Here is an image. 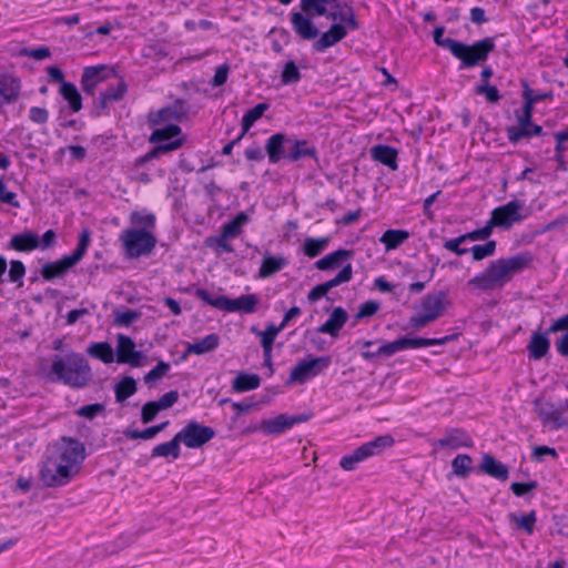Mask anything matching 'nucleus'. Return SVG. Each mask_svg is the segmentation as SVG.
<instances>
[{
  "label": "nucleus",
  "instance_id": "obj_1",
  "mask_svg": "<svg viewBox=\"0 0 568 568\" xmlns=\"http://www.w3.org/2000/svg\"><path fill=\"white\" fill-rule=\"evenodd\" d=\"M532 263L530 252H521L506 258L491 261L484 272L468 281V286L479 291L501 288L516 274L528 268Z\"/></svg>",
  "mask_w": 568,
  "mask_h": 568
},
{
  "label": "nucleus",
  "instance_id": "obj_2",
  "mask_svg": "<svg viewBox=\"0 0 568 568\" xmlns=\"http://www.w3.org/2000/svg\"><path fill=\"white\" fill-rule=\"evenodd\" d=\"M51 374L55 381L73 388H82L92 378L91 367L82 354L68 353L65 356H54L51 364Z\"/></svg>",
  "mask_w": 568,
  "mask_h": 568
},
{
  "label": "nucleus",
  "instance_id": "obj_3",
  "mask_svg": "<svg viewBox=\"0 0 568 568\" xmlns=\"http://www.w3.org/2000/svg\"><path fill=\"white\" fill-rule=\"evenodd\" d=\"M181 133V128L175 123H166L164 126L155 129L149 141L151 143H158L151 151L145 153L144 155L138 158L135 160V166H141L144 163L158 159L164 153L175 151L182 145L181 139H175L174 141H170L171 139L178 136Z\"/></svg>",
  "mask_w": 568,
  "mask_h": 568
},
{
  "label": "nucleus",
  "instance_id": "obj_4",
  "mask_svg": "<svg viewBox=\"0 0 568 568\" xmlns=\"http://www.w3.org/2000/svg\"><path fill=\"white\" fill-rule=\"evenodd\" d=\"M196 297L217 310L225 312H240L251 314L255 312L260 298L256 294L241 295L237 298H229L224 295L213 296L210 292L203 288H197L195 292Z\"/></svg>",
  "mask_w": 568,
  "mask_h": 568
},
{
  "label": "nucleus",
  "instance_id": "obj_5",
  "mask_svg": "<svg viewBox=\"0 0 568 568\" xmlns=\"http://www.w3.org/2000/svg\"><path fill=\"white\" fill-rule=\"evenodd\" d=\"M495 47L493 38H484L471 44L457 41L452 54L460 61V69H469L485 62Z\"/></svg>",
  "mask_w": 568,
  "mask_h": 568
},
{
  "label": "nucleus",
  "instance_id": "obj_6",
  "mask_svg": "<svg viewBox=\"0 0 568 568\" xmlns=\"http://www.w3.org/2000/svg\"><path fill=\"white\" fill-rule=\"evenodd\" d=\"M120 241L125 256L129 258L150 255L156 245V237L151 231L138 229L123 230L120 234Z\"/></svg>",
  "mask_w": 568,
  "mask_h": 568
},
{
  "label": "nucleus",
  "instance_id": "obj_7",
  "mask_svg": "<svg viewBox=\"0 0 568 568\" xmlns=\"http://www.w3.org/2000/svg\"><path fill=\"white\" fill-rule=\"evenodd\" d=\"M394 445V438L390 435H382L367 442L356 448L352 454L345 455L341 458L339 465L344 470H354L358 463L381 455L385 449Z\"/></svg>",
  "mask_w": 568,
  "mask_h": 568
},
{
  "label": "nucleus",
  "instance_id": "obj_8",
  "mask_svg": "<svg viewBox=\"0 0 568 568\" xmlns=\"http://www.w3.org/2000/svg\"><path fill=\"white\" fill-rule=\"evenodd\" d=\"M447 295L438 291L425 295L420 301V311L410 317L413 327L420 328L437 320L445 311Z\"/></svg>",
  "mask_w": 568,
  "mask_h": 568
},
{
  "label": "nucleus",
  "instance_id": "obj_9",
  "mask_svg": "<svg viewBox=\"0 0 568 568\" xmlns=\"http://www.w3.org/2000/svg\"><path fill=\"white\" fill-rule=\"evenodd\" d=\"M51 456L60 463L72 466V469L79 473L85 458V448L80 440L64 436L53 445Z\"/></svg>",
  "mask_w": 568,
  "mask_h": 568
},
{
  "label": "nucleus",
  "instance_id": "obj_10",
  "mask_svg": "<svg viewBox=\"0 0 568 568\" xmlns=\"http://www.w3.org/2000/svg\"><path fill=\"white\" fill-rule=\"evenodd\" d=\"M78 474L72 466L55 460L51 455L43 462L40 470L41 480L48 487L64 486Z\"/></svg>",
  "mask_w": 568,
  "mask_h": 568
},
{
  "label": "nucleus",
  "instance_id": "obj_11",
  "mask_svg": "<svg viewBox=\"0 0 568 568\" xmlns=\"http://www.w3.org/2000/svg\"><path fill=\"white\" fill-rule=\"evenodd\" d=\"M331 365L329 356L313 357L307 356L297 363L291 371L288 382L304 384L308 379L320 375Z\"/></svg>",
  "mask_w": 568,
  "mask_h": 568
},
{
  "label": "nucleus",
  "instance_id": "obj_12",
  "mask_svg": "<svg viewBox=\"0 0 568 568\" xmlns=\"http://www.w3.org/2000/svg\"><path fill=\"white\" fill-rule=\"evenodd\" d=\"M215 436V430L195 420L189 422L179 433L178 438L187 448H200Z\"/></svg>",
  "mask_w": 568,
  "mask_h": 568
},
{
  "label": "nucleus",
  "instance_id": "obj_13",
  "mask_svg": "<svg viewBox=\"0 0 568 568\" xmlns=\"http://www.w3.org/2000/svg\"><path fill=\"white\" fill-rule=\"evenodd\" d=\"M523 207V202L513 200L494 209L490 217L491 224L495 227L510 229L515 223L521 222L525 219V215L520 213Z\"/></svg>",
  "mask_w": 568,
  "mask_h": 568
},
{
  "label": "nucleus",
  "instance_id": "obj_14",
  "mask_svg": "<svg viewBox=\"0 0 568 568\" xmlns=\"http://www.w3.org/2000/svg\"><path fill=\"white\" fill-rule=\"evenodd\" d=\"M190 105L186 101L176 99L171 105L160 109L149 116V123L152 126L161 125L164 123L180 122L187 115Z\"/></svg>",
  "mask_w": 568,
  "mask_h": 568
},
{
  "label": "nucleus",
  "instance_id": "obj_15",
  "mask_svg": "<svg viewBox=\"0 0 568 568\" xmlns=\"http://www.w3.org/2000/svg\"><path fill=\"white\" fill-rule=\"evenodd\" d=\"M312 417V413H304L300 415L280 414L274 418L264 419L261 424L263 433L268 435H278L292 428L296 424L305 423Z\"/></svg>",
  "mask_w": 568,
  "mask_h": 568
},
{
  "label": "nucleus",
  "instance_id": "obj_16",
  "mask_svg": "<svg viewBox=\"0 0 568 568\" xmlns=\"http://www.w3.org/2000/svg\"><path fill=\"white\" fill-rule=\"evenodd\" d=\"M352 277L353 266L351 263H348L344 265L343 268L333 278L313 287L307 294L308 302L315 303L316 301L324 297L329 292V290L341 284L349 282Z\"/></svg>",
  "mask_w": 568,
  "mask_h": 568
},
{
  "label": "nucleus",
  "instance_id": "obj_17",
  "mask_svg": "<svg viewBox=\"0 0 568 568\" xmlns=\"http://www.w3.org/2000/svg\"><path fill=\"white\" fill-rule=\"evenodd\" d=\"M538 415L545 425H551L555 428L568 425V402L556 407L550 403L538 404Z\"/></svg>",
  "mask_w": 568,
  "mask_h": 568
},
{
  "label": "nucleus",
  "instance_id": "obj_18",
  "mask_svg": "<svg viewBox=\"0 0 568 568\" xmlns=\"http://www.w3.org/2000/svg\"><path fill=\"white\" fill-rule=\"evenodd\" d=\"M313 17L314 16L306 14L303 11H294L291 13L292 29L302 40H315L320 34L317 27L312 20Z\"/></svg>",
  "mask_w": 568,
  "mask_h": 568
},
{
  "label": "nucleus",
  "instance_id": "obj_19",
  "mask_svg": "<svg viewBox=\"0 0 568 568\" xmlns=\"http://www.w3.org/2000/svg\"><path fill=\"white\" fill-rule=\"evenodd\" d=\"M142 358L143 354L135 349V344L132 338L120 334L116 345L118 363H125L133 367H139L142 364Z\"/></svg>",
  "mask_w": 568,
  "mask_h": 568
},
{
  "label": "nucleus",
  "instance_id": "obj_20",
  "mask_svg": "<svg viewBox=\"0 0 568 568\" xmlns=\"http://www.w3.org/2000/svg\"><path fill=\"white\" fill-rule=\"evenodd\" d=\"M347 33L348 30L344 24L333 23L327 31L316 38V41L313 43V49L316 52H324L346 38Z\"/></svg>",
  "mask_w": 568,
  "mask_h": 568
},
{
  "label": "nucleus",
  "instance_id": "obj_21",
  "mask_svg": "<svg viewBox=\"0 0 568 568\" xmlns=\"http://www.w3.org/2000/svg\"><path fill=\"white\" fill-rule=\"evenodd\" d=\"M288 143L290 136L284 133H275L271 135L265 143V152L268 156V161L275 164L282 159H286Z\"/></svg>",
  "mask_w": 568,
  "mask_h": 568
},
{
  "label": "nucleus",
  "instance_id": "obj_22",
  "mask_svg": "<svg viewBox=\"0 0 568 568\" xmlns=\"http://www.w3.org/2000/svg\"><path fill=\"white\" fill-rule=\"evenodd\" d=\"M550 333H547V329L545 332L541 331H534L531 333L530 339L527 344V352L529 358L534 361H539L544 358L550 349V339L548 337Z\"/></svg>",
  "mask_w": 568,
  "mask_h": 568
},
{
  "label": "nucleus",
  "instance_id": "obj_23",
  "mask_svg": "<svg viewBox=\"0 0 568 568\" xmlns=\"http://www.w3.org/2000/svg\"><path fill=\"white\" fill-rule=\"evenodd\" d=\"M306 158L317 160L316 148L310 144V142L306 140L290 138L288 151L286 152V160L291 162H297Z\"/></svg>",
  "mask_w": 568,
  "mask_h": 568
},
{
  "label": "nucleus",
  "instance_id": "obj_24",
  "mask_svg": "<svg viewBox=\"0 0 568 568\" xmlns=\"http://www.w3.org/2000/svg\"><path fill=\"white\" fill-rule=\"evenodd\" d=\"M426 347V338L424 337H399L389 343H383L377 348V354L394 355L397 352L407 348Z\"/></svg>",
  "mask_w": 568,
  "mask_h": 568
},
{
  "label": "nucleus",
  "instance_id": "obj_25",
  "mask_svg": "<svg viewBox=\"0 0 568 568\" xmlns=\"http://www.w3.org/2000/svg\"><path fill=\"white\" fill-rule=\"evenodd\" d=\"M348 320L347 312L342 307L337 306L333 308L331 315L318 328L317 332L322 334H328L332 337H337L341 329L344 327Z\"/></svg>",
  "mask_w": 568,
  "mask_h": 568
},
{
  "label": "nucleus",
  "instance_id": "obj_26",
  "mask_svg": "<svg viewBox=\"0 0 568 568\" xmlns=\"http://www.w3.org/2000/svg\"><path fill=\"white\" fill-rule=\"evenodd\" d=\"M106 67L103 64L87 67L81 75V88L85 94L93 95L95 88L105 80L103 72Z\"/></svg>",
  "mask_w": 568,
  "mask_h": 568
},
{
  "label": "nucleus",
  "instance_id": "obj_27",
  "mask_svg": "<svg viewBox=\"0 0 568 568\" xmlns=\"http://www.w3.org/2000/svg\"><path fill=\"white\" fill-rule=\"evenodd\" d=\"M73 266L74 264L64 255L58 261L43 264L40 274L43 280L53 281L64 277Z\"/></svg>",
  "mask_w": 568,
  "mask_h": 568
},
{
  "label": "nucleus",
  "instance_id": "obj_28",
  "mask_svg": "<svg viewBox=\"0 0 568 568\" xmlns=\"http://www.w3.org/2000/svg\"><path fill=\"white\" fill-rule=\"evenodd\" d=\"M439 447H448L452 449H458L460 447H473L474 443L470 436L463 429L454 428L447 432V434L437 440Z\"/></svg>",
  "mask_w": 568,
  "mask_h": 568
},
{
  "label": "nucleus",
  "instance_id": "obj_29",
  "mask_svg": "<svg viewBox=\"0 0 568 568\" xmlns=\"http://www.w3.org/2000/svg\"><path fill=\"white\" fill-rule=\"evenodd\" d=\"M40 237L32 231L14 234L9 242V247L18 252H31L39 248Z\"/></svg>",
  "mask_w": 568,
  "mask_h": 568
},
{
  "label": "nucleus",
  "instance_id": "obj_30",
  "mask_svg": "<svg viewBox=\"0 0 568 568\" xmlns=\"http://www.w3.org/2000/svg\"><path fill=\"white\" fill-rule=\"evenodd\" d=\"M353 257V251L339 248L317 260L314 266L320 271H329L339 267L344 261Z\"/></svg>",
  "mask_w": 568,
  "mask_h": 568
},
{
  "label": "nucleus",
  "instance_id": "obj_31",
  "mask_svg": "<svg viewBox=\"0 0 568 568\" xmlns=\"http://www.w3.org/2000/svg\"><path fill=\"white\" fill-rule=\"evenodd\" d=\"M21 91V84L18 79L1 77L0 78V106L14 103Z\"/></svg>",
  "mask_w": 568,
  "mask_h": 568
},
{
  "label": "nucleus",
  "instance_id": "obj_32",
  "mask_svg": "<svg viewBox=\"0 0 568 568\" xmlns=\"http://www.w3.org/2000/svg\"><path fill=\"white\" fill-rule=\"evenodd\" d=\"M371 155L375 161L388 166L393 171L398 169V153L393 146L385 144L375 145L371 149Z\"/></svg>",
  "mask_w": 568,
  "mask_h": 568
},
{
  "label": "nucleus",
  "instance_id": "obj_33",
  "mask_svg": "<svg viewBox=\"0 0 568 568\" xmlns=\"http://www.w3.org/2000/svg\"><path fill=\"white\" fill-rule=\"evenodd\" d=\"M325 17L332 21H341L342 24L345 23L344 26L347 30H357L359 28L353 8L345 2L341 8L333 9L329 12L327 11Z\"/></svg>",
  "mask_w": 568,
  "mask_h": 568
},
{
  "label": "nucleus",
  "instance_id": "obj_34",
  "mask_svg": "<svg viewBox=\"0 0 568 568\" xmlns=\"http://www.w3.org/2000/svg\"><path fill=\"white\" fill-rule=\"evenodd\" d=\"M479 467L485 474L496 479L506 480L508 478V467L490 454L483 456Z\"/></svg>",
  "mask_w": 568,
  "mask_h": 568
},
{
  "label": "nucleus",
  "instance_id": "obj_35",
  "mask_svg": "<svg viewBox=\"0 0 568 568\" xmlns=\"http://www.w3.org/2000/svg\"><path fill=\"white\" fill-rule=\"evenodd\" d=\"M250 221L248 215L245 212H239L231 221L222 225L221 232L224 237L235 239L243 232V226Z\"/></svg>",
  "mask_w": 568,
  "mask_h": 568
},
{
  "label": "nucleus",
  "instance_id": "obj_36",
  "mask_svg": "<svg viewBox=\"0 0 568 568\" xmlns=\"http://www.w3.org/2000/svg\"><path fill=\"white\" fill-rule=\"evenodd\" d=\"M287 264L285 257L265 255L258 270L260 278H267L280 272Z\"/></svg>",
  "mask_w": 568,
  "mask_h": 568
},
{
  "label": "nucleus",
  "instance_id": "obj_37",
  "mask_svg": "<svg viewBox=\"0 0 568 568\" xmlns=\"http://www.w3.org/2000/svg\"><path fill=\"white\" fill-rule=\"evenodd\" d=\"M59 93L68 102L72 112L77 113L82 109V98L78 88L71 82H63Z\"/></svg>",
  "mask_w": 568,
  "mask_h": 568
},
{
  "label": "nucleus",
  "instance_id": "obj_38",
  "mask_svg": "<svg viewBox=\"0 0 568 568\" xmlns=\"http://www.w3.org/2000/svg\"><path fill=\"white\" fill-rule=\"evenodd\" d=\"M180 444L181 442L178 438V434H175L171 440L153 447L151 452V458L171 456L173 459H178L181 455Z\"/></svg>",
  "mask_w": 568,
  "mask_h": 568
},
{
  "label": "nucleus",
  "instance_id": "obj_39",
  "mask_svg": "<svg viewBox=\"0 0 568 568\" xmlns=\"http://www.w3.org/2000/svg\"><path fill=\"white\" fill-rule=\"evenodd\" d=\"M541 134H542V128L532 122L529 123L528 125L507 129V135L511 143H517L523 138H531V136L541 135Z\"/></svg>",
  "mask_w": 568,
  "mask_h": 568
},
{
  "label": "nucleus",
  "instance_id": "obj_40",
  "mask_svg": "<svg viewBox=\"0 0 568 568\" xmlns=\"http://www.w3.org/2000/svg\"><path fill=\"white\" fill-rule=\"evenodd\" d=\"M409 237V232L405 230H387L379 239L385 245L386 251L396 250Z\"/></svg>",
  "mask_w": 568,
  "mask_h": 568
},
{
  "label": "nucleus",
  "instance_id": "obj_41",
  "mask_svg": "<svg viewBox=\"0 0 568 568\" xmlns=\"http://www.w3.org/2000/svg\"><path fill=\"white\" fill-rule=\"evenodd\" d=\"M261 378L256 374L240 373L232 382V388L237 393L256 389Z\"/></svg>",
  "mask_w": 568,
  "mask_h": 568
},
{
  "label": "nucleus",
  "instance_id": "obj_42",
  "mask_svg": "<svg viewBox=\"0 0 568 568\" xmlns=\"http://www.w3.org/2000/svg\"><path fill=\"white\" fill-rule=\"evenodd\" d=\"M87 353L100 359L105 364H110L114 361V352L112 346L106 342L92 343L88 346Z\"/></svg>",
  "mask_w": 568,
  "mask_h": 568
},
{
  "label": "nucleus",
  "instance_id": "obj_43",
  "mask_svg": "<svg viewBox=\"0 0 568 568\" xmlns=\"http://www.w3.org/2000/svg\"><path fill=\"white\" fill-rule=\"evenodd\" d=\"M220 344V337L217 334L212 333L203 337L201 341L189 344V352H193L196 355H203L205 353L214 351Z\"/></svg>",
  "mask_w": 568,
  "mask_h": 568
},
{
  "label": "nucleus",
  "instance_id": "obj_44",
  "mask_svg": "<svg viewBox=\"0 0 568 568\" xmlns=\"http://www.w3.org/2000/svg\"><path fill=\"white\" fill-rule=\"evenodd\" d=\"M270 108L267 103H258L254 108L247 110L242 118V135H245L246 132L254 125V123L261 119L264 112Z\"/></svg>",
  "mask_w": 568,
  "mask_h": 568
},
{
  "label": "nucleus",
  "instance_id": "obj_45",
  "mask_svg": "<svg viewBox=\"0 0 568 568\" xmlns=\"http://www.w3.org/2000/svg\"><path fill=\"white\" fill-rule=\"evenodd\" d=\"M115 400L123 403L136 393L135 379L131 376L123 377L114 387Z\"/></svg>",
  "mask_w": 568,
  "mask_h": 568
},
{
  "label": "nucleus",
  "instance_id": "obj_46",
  "mask_svg": "<svg viewBox=\"0 0 568 568\" xmlns=\"http://www.w3.org/2000/svg\"><path fill=\"white\" fill-rule=\"evenodd\" d=\"M329 237H306L303 243V252L310 258L318 256L328 245Z\"/></svg>",
  "mask_w": 568,
  "mask_h": 568
},
{
  "label": "nucleus",
  "instance_id": "obj_47",
  "mask_svg": "<svg viewBox=\"0 0 568 568\" xmlns=\"http://www.w3.org/2000/svg\"><path fill=\"white\" fill-rule=\"evenodd\" d=\"M90 242H91L90 230H88V229L82 230L79 235V242H78L75 250L70 255H67L69 257V260L74 265H77L82 260V257L87 253Z\"/></svg>",
  "mask_w": 568,
  "mask_h": 568
},
{
  "label": "nucleus",
  "instance_id": "obj_48",
  "mask_svg": "<svg viewBox=\"0 0 568 568\" xmlns=\"http://www.w3.org/2000/svg\"><path fill=\"white\" fill-rule=\"evenodd\" d=\"M328 0H301V10L306 14L324 17L327 14Z\"/></svg>",
  "mask_w": 568,
  "mask_h": 568
},
{
  "label": "nucleus",
  "instance_id": "obj_49",
  "mask_svg": "<svg viewBox=\"0 0 568 568\" xmlns=\"http://www.w3.org/2000/svg\"><path fill=\"white\" fill-rule=\"evenodd\" d=\"M509 519L515 523L517 528L525 530L528 535L534 532L536 523V513L531 510L529 514L524 516H517L516 514H509Z\"/></svg>",
  "mask_w": 568,
  "mask_h": 568
},
{
  "label": "nucleus",
  "instance_id": "obj_50",
  "mask_svg": "<svg viewBox=\"0 0 568 568\" xmlns=\"http://www.w3.org/2000/svg\"><path fill=\"white\" fill-rule=\"evenodd\" d=\"M473 465V459L469 455L459 454L452 462V468L456 476L466 477Z\"/></svg>",
  "mask_w": 568,
  "mask_h": 568
},
{
  "label": "nucleus",
  "instance_id": "obj_51",
  "mask_svg": "<svg viewBox=\"0 0 568 568\" xmlns=\"http://www.w3.org/2000/svg\"><path fill=\"white\" fill-rule=\"evenodd\" d=\"M252 332L261 337V345L263 349H273V343L280 333L278 328L274 324L266 326L265 331H258L252 327Z\"/></svg>",
  "mask_w": 568,
  "mask_h": 568
},
{
  "label": "nucleus",
  "instance_id": "obj_52",
  "mask_svg": "<svg viewBox=\"0 0 568 568\" xmlns=\"http://www.w3.org/2000/svg\"><path fill=\"white\" fill-rule=\"evenodd\" d=\"M155 215L153 213H142L134 211L131 213L130 221L133 225L140 226L139 230L150 231L155 226Z\"/></svg>",
  "mask_w": 568,
  "mask_h": 568
},
{
  "label": "nucleus",
  "instance_id": "obj_53",
  "mask_svg": "<svg viewBox=\"0 0 568 568\" xmlns=\"http://www.w3.org/2000/svg\"><path fill=\"white\" fill-rule=\"evenodd\" d=\"M497 243L494 240L487 241L485 244L474 245L468 248L471 253L474 261H481L495 254Z\"/></svg>",
  "mask_w": 568,
  "mask_h": 568
},
{
  "label": "nucleus",
  "instance_id": "obj_54",
  "mask_svg": "<svg viewBox=\"0 0 568 568\" xmlns=\"http://www.w3.org/2000/svg\"><path fill=\"white\" fill-rule=\"evenodd\" d=\"M301 72L294 61H287L281 73L283 84L296 83L301 80Z\"/></svg>",
  "mask_w": 568,
  "mask_h": 568
},
{
  "label": "nucleus",
  "instance_id": "obj_55",
  "mask_svg": "<svg viewBox=\"0 0 568 568\" xmlns=\"http://www.w3.org/2000/svg\"><path fill=\"white\" fill-rule=\"evenodd\" d=\"M26 274V267L21 261L13 260L10 263L9 280L16 283L18 287L23 285V277Z\"/></svg>",
  "mask_w": 568,
  "mask_h": 568
},
{
  "label": "nucleus",
  "instance_id": "obj_56",
  "mask_svg": "<svg viewBox=\"0 0 568 568\" xmlns=\"http://www.w3.org/2000/svg\"><path fill=\"white\" fill-rule=\"evenodd\" d=\"M445 28L444 27H436L433 31V38L434 42L444 49H447L450 53L453 52L457 40L452 38H444Z\"/></svg>",
  "mask_w": 568,
  "mask_h": 568
},
{
  "label": "nucleus",
  "instance_id": "obj_57",
  "mask_svg": "<svg viewBox=\"0 0 568 568\" xmlns=\"http://www.w3.org/2000/svg\"><path fill=\"white\" fill-rule=\"evenodd\" d=\"M475 91L477 94L484 95L486 98V100L490 103H496L501 98L498 89L495 85H490L489 83L478 84L476 87Z\"/></svg>",
  "mask_w": 568,
  "mask_h": 568
},
{
  "label": "nucleus",
  "instance_id": "obj_58",
  "mask_svg": "<svg viewBox=\"0 0 568 568\" xmlns=\"http://www.w3.org/2000/svg\"><path fill=\"white\" fill-rule=\"evenodd\" d=\"M105 412V406L104 404H101V403H95V404H90V405H84V406H81L78 410H77V415L80 416V417H84L87 419H93L95 418L98 415L100 414H103Z\"/></svg>",
  "mask_w": 568,
  "mask_h": 568
},
{
  "label": "nucleus",
  "instance_id": "obj_59",
  "mask_svg": "<svg viewBox=\"0 0 568 568\" xmlns=\"http://www.w3.org/2000/svg\"><path fill=\"white\" fill-rule=\"evenodd\" d=\"M379 307H381L379 302L373 301V300L366 301L359 305L358 312L355 315V320L358 321V320H362L365 317H371L378 312Z\"/></svg>",
  "mask_w": 568,
  "mask_h": 568
},
{
  "label": "nucleus",
  "instance_id": "obj_60",
  "mask_svg": "<svg viewBox=\"0 0 568 568\" xmlns=\"http://www.w3.org/2000/svg\"><path fill=\"white\" fill-rule=\"evenodd\" d=\"M161 407L158 405L155 400L148 402L143 405L141 410V420L143 424L151 423L159 412H161Z\"/></svg>",
  "mask_w": 568,
  "mask_h": 568
},
{
  "label": "nucleus",
  "instance_id": "obj_61",
  "mask_svg": "<svg viewBox=\"0 0 568 568\" xmlns=\"http://www.w3.org/2000/svg\"><path fill=\"white\" fill-rule=\"evenodd\" d=\"M465 242H467V239L465 234H462L455 239H449L445 241L444 247L450 252H454L457 255H465L468 253V248L460 246Z\"/></svg>",
  "mask_w": 568,
  "mask_h": 568
},
{
  "label": "nucleus",
  "instance_id": "obj_62",
  "mask_svg": "<svg viewBox=\"0 0 568 568\" xmlns=\"http://www.w3.org/2000/svg\"><path fill=\"white\" fill-rule=\"evenodd\" d=\"M170 369V364L163 361H160L154 368H152L149 373L145 374L144 381L146 384L155 382L160 379L162 376L166 374Z\"/></svg>",
  "mask_w": 568,
  "mask_h": 568
},
{
  "label": "nucleus",
  "instance_id": "obj_63",
  "mask_svg": "<svg viewBox=\"0 0 568 568\" xmlns=\"http://www.w3.org/2000/svg\"><path fill=\"white\" fill-rule=\"evenodd\" d=\"M140 314L133 310H125L115 313L114 323L119 326H129L139 318Z\"/></svg>",
  "mask_w": 568,
  "mask_h": 568
},
{
  "label": "nucleus",
  "instance_id": "obj_64",
  "mask_svg": "<svg viewBox=\"0 0 568 568\" xmlns=\"http://www.w3.org/2000/svg\"><path fill=\"white\" fill-rule=\"evenodd\" d=\"M126 89H128L126 84L123 81H121L115 87H109L108 89L102 91V93L104 95H106V98L111 102H116V101L122 100V98L124 97V94L126 92Z\"/></svg>",
  "mask_w": 568,
  "mask_h": 568
}]
</instances>
